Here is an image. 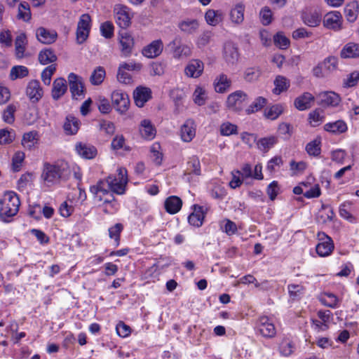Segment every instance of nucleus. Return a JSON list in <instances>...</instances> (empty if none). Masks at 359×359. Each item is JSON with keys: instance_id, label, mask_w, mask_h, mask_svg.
Listing matches in <instances>:
<instances>
[{"instance_id": "obj_18", "label": "nucleus", "mask_w": 359, "mask_h": 359, "mask_svg": "<svg viewBox=\"0 0 359 359\" xmlns=\"http://www.w3.org/2000/svg\"><path fill=\"white\" fill-rule=\"evenodd\" d=\"M151 90L146 87H137L133 93V97L135 104L142 107L144 104L151 98Z\"/></svg>"}, {"instance_id": "obj_20", "label": "nucleus", "mask_w": 359, "mask_h": 359, "mask_svg": "<svg viewBox=\"0 0 359 359\" xmlns=\"http://www.w3.org/2000/svg\"><path fill=\"white\" fill-rule=\"evenodd\" d=\"M317 97L320 104L325 106L336 107L341 101L339 95L332 91L320 93Z\"/></svg>"}, {"instance_id": "obj_12", "label": "nucleus", "mask_w": 359, "mask_h": 359, "mask_svg": "<svg viewBox=\"0 0 359 359\" xmlns=\"http://www.w3.org/2000/svg\"><path fill=\"white\" fill-rule=\"evenodd\" d=\"M203 62L198 59L191 60L184 68V74L190 78H198L203 74Z\"/></svg>"}, {"instance_id": "obj_5", "label": "nucleus", "mask_w": 359, "mask_h": 359, "mask_svg": "<svg viewBox=\"0 0 359 359\" xmlns=\"http://www.w3.org/2000/svg\"><path fill=\"white\" fill-rule=\"evenodd\" d=\"M114 107L121 114L125 113L129 108L130 100L128 95L122 90H114L111 96Z\"/></svg>"}, {"instance_id": "obj_10", "label": "nucleus", "mask_w": 359, "mask_h": 359, "mask_svg": "<svg viewBox=\"0 0 359 359\" xmlns=\"http://www.w3.org/2000/svg\"><path fill=\"white\" fill-rule=\"evenodd\" d=\"M342 17L339 12L332 11L327 13L323 19V25L327 29L339 30L341 28Z\"/></svg>"}, {"instance_id": "obj_29", "label": "nucleus", "mask_w": 359, "mask_h": 359, "mask_svg": "<svg viewBox=\"0 0 359 359\" xmlns=\"http://www.w3.org/2000/svg\"><path fill=\"white\" fill-rule=\"evenodd\" d=\"M277 142L278 137L274 135H271L258 140L257 142V147L260 151L266 153Z\"/></svg>"}, {"instance_id": "obj_9", "label": "nucleus", "mask_w": 359, "mask_h": 359, "mask_svg": "<svg viewBox=\"0 0 359 359\" xmlns=\"http://www.w3.org/2000/svg\"><path fill=\"white\" fill-rule=\"evenodd\" d=\"M172 49V55L175 59L187 58L191 55V48L187 44L182 43L181 41L175 39L170 43L169 45Z\"/></svg>"}, {"instance_id": "obj_53", "label": "nucleus", "mask_w": 359, "mask_h": 359, "mask_svg": "<svg viewBox=\"0 0 359 359\" xmlns=\"http://www.w3.org/2000/svg\"><path fill=\"white\" fill-rule=\"evenodd\" d=\"M56 71L55 65H51L43 69L41 73V80L46 86H49L51 82L52 76Z\"/></svg>"}, {"instance_id": "obj_30", "label": "nucleus", "mask_w": 359, "mask_h": 359, "mask_svg": "<svg viewBox=\"0 0 359 359\" xmlns=\"http://www.w3.org/2000/svg\"><path fill=\"white\" fill-rule=\"evenodd\" d=\"M164 205L168 212L175 214L181 209L182 201L177 196H170L165 200Z\"/></svg>"}, {"instance_id": "obj_47", "label": "nucleus", "mask_w": 359, "mask_h": 359, "mask_svg": "<svg viewBox=\"0 0 359 359\" xmlns=\"http://www.w3.org/2000/svg\"><path fill=\"white\" fill-rule=\"evenodd\" d=\"M266 103V100L263 97H257L255 101L246 109L248 114H251L261 110Z\"/></svg>"}, {"instance_id": "obj_2", "label": "nucleus", "mask_w": 359, "mask_h": 359, "mask_svg": "<svg viewBox=\"0 0 359 359\" xmlns=\"http://www.w3.org/2000/svg\"><path fill=\"white\" fill-rule=\"evenodd\" d=\"M1 208H0V217L5 222L7 219L15 215L20 205L18 196L14 191H6L4 194V198L0 201Z\"/></svg>"}, {"instance_id": "obj_45", "label": "nucleus", "mask_w": 359, "mask_h": 359, "mask_svg": "<svg viewBox=\"0 0 359 359\" xmlns=\"http://www.w3.org/2000/svg\"><path fill=\"white\" fill-rule=\"evenodd\" d=\"M29 70L27 67L22 65L14 66L10 72V79L13 81L27 76Z\"/></svg>"}, {"instance_id": "obj_52", "label": "nucleus", "mask_w": 359, "mask_h": 359, "mask_svg": "<svg viewBox=\"0 0 359 359\" xmlns=\"http://www.w3.org/2000/svg\"><path fill=\"white\" fill-rule=\"evenodd\" d=\"M219 131L222 135L229 136L238 133V126L230 122H225L220 126Z\"/></svg>"}, {"instance_id": "obj_14", "label": "nucleus", "mask_w": 359, "mask_h": 359, "mask_svg": "<svg viewBox=\"0 0 359 359\" xmlns=\"http://www.w3.org/2000/svg\"><path fill=\"white\" fill-rule=\"evenodd\" d=\"M90 191L97 201H102L104 196L110 194V184L105 180H100L95 185L90 187Z\"/></svg>"}, {"instance_id": "obj_27", "label": "nucleus", "mask_w": 359, "mask_h": 359, "mask_svg": "<svg viewBox=\"0 0 359 359\" xmlns=\"http://www.w3.org/2000/svg\"><path fill=\"white\" fill-rule=\"evenodd\" d=\"M204 217L203 207L194 205V212L189 216L188 221L191 225L199 227L203 224Z\"/></svg>"}, {"instance_id": "obj_55", "label": "nucleus", "mask_w": 359, "mask_h": 359, "mask_svg": "<svg viewBox=\"0 0 359 359\" xmlns=\"http://www.w3.org/2000/svg\"><path fill=\"white\" fill-rule=\"evenodd\" d=\"M16 111V107L11 104L6 107L3 112V120L7 123H13L15 121L14 114Z\"/></svg>"}, {"instance_id": "obj_51", "label": "nucleus", "mask_w": 359, "mask_h": 359, "mask_svg": "<svg viewBox=\"0 0 359 359\" xmlns=\"http://www.w3.org/2000/svg\"><path fill=\"white\" fill-rule=\"evenodd\" d=\"M193 97L195 104L198 106L205 104L207 98L205 90L203 88L198 86L194 92Z\"/></svg>"}, {"instance_id": "obj_26", "label": "nucleus", "mask_w": 359, "mask_h": 359, "mask_svg": "<svg viewBox=\"0 0 359 359\" xmlns=\"http://www.w3.org/2000/svg\"><path fill=\"white\" fill-rule=\"evenodd\" d=\"M231 81L224 74H220L214 81L215 90L217 93H224L229 89Z\"/></svg>"}, {"instance_id": "obj_49", "label": "nucleus", "mask_w": 359, "mask_h": 359, "mask_svg": "<svg viewBox=\"0 0 359 359\" xmlns=\"http://www.w3.org/2000/svg\"><path fill=\"white\" fill-rule=\"evenodd\" d=\"M334 216V212L331 208L326 209L323 208L317 215V220L318 222L327 223L332 220Z\"/></svg>"}, {"instance_id": "obj_22", "label": "nucleus", "mask_w": 359, "mask_h": 359, "mask_svg": "<svg viewBox=\"0 0 359 359\" xmlns=\"http://www.w3.org/2000/svg\"><path fill=\"white\" fill-rule=\"evenodd\" d=\"M67 90V81L63 78L56 79L53 83L52 97L55 100H59Z\"/></svg>"}, {"instance_id": "obj_24", "label": "nucleus", "mask_w": 359, "mask_h": 359, "mask_svg": "<svg viewBox=\"0 0 359 359\" xmlns=\"http://www.w3.org/2000/svg\"><path fill=\"white\" fill-rule=\"evenodd\" d=\"M142 137L144 139L152 140L155 137L156 130L151 121L144 119L141 121L139 128Z\"/></svg>"}, {"instance_id": "obj_34", "label": "nucleus", "mask_w": 359, "mask_h": 359, "mask_svg": "<svg viewBox=\"0 0 359 359\" xmlns=\"http://www.w3.org/2000/svg\"><path fill=\"white\" fill-rule=\"evenodd\" d=\"M302 20L306 25L314 27L320 24L321 15L317 11L306 13L303 14Z\"/></svg>"}, {"instance_id": "obj_57", "label": "nucleus", "mask_w": 359, "mask_h": 359, "mask_svg": "<svg viewBox=\"0 0 359 359\" xmlns=\"http://www.w3.org/2000/svg\"><path fill=\"white\" fill-rule=\"evenodd\" d=\"M260 74L258 67H249L245 72L244 78L247 81L252 82L257 80Z\"/></svg>"}, {"instance_id": "obj_6", "label": "nucleus", "mask_w": 359, "mask_h": 359, "mask_svg": "<svg viewBox=\"0 0 359 359\" xmlns=\"http://www.w3.org/2000/svg\"><path fill=\"white\" fill-rule=\"evenodd\" d=\"M248 95L242 91L237 90L231 93L226 100V106L231 110L240 111L243 109V104L248 101Z\"/></svg>"}, {"instance_id": "obj_37", "label": "nucleus", "mask_w": 359, "mask_h": 359, "mask_svg": "<svg viewBox=\"0 0 359 359\" xmlns=\"http://www.w3.org/2000/svg\"><path fill=\"white\" fill-rule=\"evenodd\" d=\"M245 6L243 4H237L230 12V18L233 23L240 24L244 20Z\"/></svg>"}, {"instance_id": "obj_63", "label": "nucleus", "mask_w": 359, "mask_h": 359, "mask_svg": "<svg viewBox=\"0 0 359 359\" xmlns=\"http://www.w3.org/2000/svg\"><path fill=\"white\" fill-rule=\"evenodd\" d=\"M359 81V71H354L347 76L344 84L346 87H353Z\"/></svg>"}, {"instance_id": "obj_7", "label": "nucleus", "mask_w": 359, "mask_h": 359, "mask_svg": "<svg viewBox=\"0 0 359 359\" xmlns=\"http://www.w3.org/2000/svg\"><path fill=\"white\" fill-rule=\"evenodd\" d=\"M317 237L320 243L316 246V252L320 257L328 256L334 249L332 238L324 232H319Z\"/></svg>"}, {"instance_id": "obj_60", "label": "nucleus", "mask_w": 359, "mask_h": 359, "mask_svg": "<svg viewBox=\"0 0 359 359\" xmlns=\"http://www.w3.org/2000/svg\"><path fill=\"white\" fill-rule=\"evenodd\" d=\"M351 203L349 201L342 203L339 207V215L346 219L351 220L353 217L350 212Z\"/></svg>"}, {"instance_id": "obj_25", "label": "nucleus", "mask_w": 359, "mask_h": 359, "mask_svg": "<svg viewBox=\"0 0 359 359\" xmlns=\"http://www.w3.org/2000/svg\"><path fill=\"white\" fill-rule=\"evenodd\" d=\"M76 150L81 156L86 159L95 158L97 153L94 146L81 142L76 144Z\"/></svg>"}, {"instance_id": "obj_43", "label": "nucleus", "mask_w": 359, "mask_h": 359, "mask_svg": "<svg viewBox=\"0 0 359 359\" xmlns=\"http://www.w3.org/2000/svg\"><path fill=\"white\" fill-rule=\"evenodd\" d=\"M38 141V133L31 131L24 134L22 140V144L24 147L30 149Z\"/></svg>"}, {"instance_id": "obj_61", "label": "nucleus", "mask_w": 359, "mask_h": 359, "mask_svg": "<svg viewBox=\"0 0 359 359\" xmlns=\"http://www.w3.org/2000/svg\"><path fill=\"white\" fill-rule=\"evenodd\" d=\"M160 145L158 143H155L151 147V158L154 163L159 165L161 164L163 160V155L159 152Z\"/></svg>"}, {"instance_id": "obj_59", "label": "nucleus", "mask_w": 359, "mask_h": 359, "mask_svg": "<svg viewBox=\"0 0 359 359\" xmlns=\"http://www.w3.org/2000/svg\"><path fill=\"white\" fill-rule=\"evenodd\" d=\"M259 15L264 25H269L272 22V12L268 6L262 8Z\"/></svg>"}, {"instance_id": "obj_17", "label": "nucleus", "mask_w": 359, "mask_h": 359, "mask_svg": "<svg viewBox=\"0 0 359 359\" xmlns=\"http://www.w3.org/2000/svg\"><path fill=\"white\" fill-rule=\"evenodd\" d=\"M196 135V125L192 119H187L182 126L180 136L185 142H191Z\"/></svg>"}, {"instance_id": "obj_64", "label": "nucleus", "mask_w": 359, "mask_h": 359, "mask_svg": "<svg viewBox=\"0 0 359 359\" xmlns=\"http://www.w3.org/2000/svg\"><path fill=\"white\" fill-rule=\"evenodd\" d=\"M323 65L328 72H332L337 68V58L334 56H330L325 59Z\"/></svg>"}, {"instance_id": "obj_8", "label": "nucleus", "mask_w": 359, "mask_h": 359, "mask_svg": "<svg viewBox=\"0 0 359 359\" xmlns=\"http://www.w3.org/2000/svg\"><path fill=\"white\" fill-rule=\"evenodd\" d=\"M26 95L32 103H37L43 96V90L38 80H31L25 89Z\"/></svg>"}, {"instance_id": "obj_1", "label": "nucleus", "mask_w": 359, "mask_h": 359, "mask_svg": "<svg viewBox=\"0 0 359 359\" xmlns=\"http://www.w3.org/2000/svg\"><path fill=\"white\" fill-rule=\"evenodd\" d=\"M70 175V170L67 165L46 164L41 175V178L50 186L59 182L60 180H66Z\"/></svg>"}, {"instance_id": "obj_3", "label": "nucleus", "mask_w": 359, "mask_h": 359, "mask_svg": "<svg viewBox=\"0 0 359 359\" xmlns=\"http://www.w3.org/2000/svg\"><path fill=\"white\" fill-rule=\"evenodd\" d=\"M117 171V175H109L105 180L110 184L111 192L123 194L128 183L127 170L125 168H120Z\"/></svg>"}, {"instance_id": "obj_40", "label": "nucleus", "mask_w": 359, "mask_h": 359, "mask_svg": "<svg viewBox=\"0 0 359 359\" xmlns=\"http://www.w3.org/2000/svg\"><path fill=\"white\" fill-rule=\"evenodd\" d=\"M105 75L104 69L102 67H97L93 72L90 77V81L94 86L100 85L103 82Z\"/></svg>"}, {"instance_id": "obj_15", "label": "nucleus", "mask_w": 359, "mask_h": 359, "mask_svg": "<svg viewBox=\"0 0 359 359\" xmlns=\"http://www.w3.org/2000/svg\"><path fill=\"white\" fill-rule=\"evenodd\" d=\"M163 50V43L161 39L153 41L142 49V54L148 58H154L160 55Z\"/></svg>"}, {"instance_id": "obj_28", "label": "nucleus", "mask_w": 359, "mask_h": 359, "mask_svg": "<svg viewBox=\"0 0 359 359\" xmlns=\"http://www.w3.org/2000/svg\"><path fill=\"white\" fill-rule=\"evenodd\" d=\"M340 55L342 58L359 57V43H348L341 50Z\"/></svg>"}, {"instance_id": "obj_19", "label": "nucleus", "mask_w": 359, "mask_h": 359, "mask_svg": "<svg viewBox=\"0 0 359 359\" xmlns=\"http://www.w3.org/2000/svg\"><path fill=\"white\" fill-rule=\"evenodd\" d=\"M36 35L37 39L45 44L53 43L57 37V34L55 30H49L42 27L36 29Z\"/></svg>"}, {"instance_id": "obj_36", "label": "nucleus", "mask_w": 359, "mask_h": 359, "mask_svg": "<svg viewBox=\"0 0 359 359\" xmlns=\"http://www.w3.org/2000/svg\"><path fill=\"white\" fill-rule=\"evenodd\" d=\"M38 59L41 64L47 65L56 61L57 56L50 48H45L40 51Z\"/></svg>"}, {"instance_id": "obj_38", "label": "nucleus", "mask_w": 359, "mask_h": 359, "mask_svg": "<svg viewBox=\"0 0 359 359\" xmlns=\"http://www.w3.org/2000/svg\"><path fill=\"white\" fill-rule=\"evenodd\" d=\"M27 44L26 35L23 33L19 34L15 39V55L18 58H22Z\"/></svg>"}, {"instance_id": "obj_33", "label": "nucleus", "mask_w": 359, "mask_h": 359, "mask_svg": "<svg viewBox=\"0 0 359 359\" xmlns=\"http://www.w3.org/2000/svg\"><path fill=\"white\" fill-rule=\"evenodd\" d=\"M79 128V122L78 119L72 116L68 115L66 117V121L64 124V130L67 135H74Z\"/></svg>"}, {"instance_id": "obj_56", "label": "nucleus", "mask_w": 359, "mask_h": 359, "mask_svg": "<svg viewBox=\"0 0 359 359\" xmlns=\"http://www.w3.org/2000/svg\"><path fill=\"white\" fill-rule=\"evenodd\" d=\"M273 41L276 46L282 49H286L290 46V40L282 32H278L273 36Z\"/></svg>"}, {"instance_id": "obj_54", "label": "nucleus", "mask_w": 359, "mask_h": 359, "mask_svg": "<svg viewBox=\"0 0 359 359\" xmlns=\"http://www.w3.org/2000/svg\"><path fill=\"white\" fill-rule=\"evenodd\" d=\"M25 157V155L22 151H18L15 153L12 158V170L13 172H18L20 170Z\"/></svg>"}, {"instance_id": "obj_21", "label": "nucleus", "mask_w": 359, "mask_h": 359, "mask_svg": "<svg viewBox=\"0 0 359 359\" xmlns=\"http://www.w3.org/2000/svg\"><path fill=\"white\" fill-rule=\"evenodd\" d=\"M314 100L315 97L312 94L306 92L294 100V104L297 109L303 111L309 109Z\"/></svg>"}, {"instance_id": "obj_58", "label": "nucleus", "mask_w": 359, "mask_h": 359, "mask_svg": "<svg viewBox=\"0 0 359 359\" xmlns=\"http://www.w3.org/2000/svg\"><path fill=\"white\" fill-rule=\"evenodd\" d=\"M100 130L111 136L115 133L114 124L109 121L101 120L99 123Z\"/></svg>"}, {"instance_id": "obj_16", "label": "nucleus", "mask_w": 359, "mask_h": 359, "mask_svg": "<svg viewBox=\"0 0 359 359\" xmlns=\"http://www.w3.org/2000/svg\"><path fill=\"white\" fill-rule=\"evenodd\" d=\"M68 81L73 97L79 96L83 93L84 86L81 77L74 73H70L68 76Z\"/></svg>"}, {"instance_id": "obj_4", "label": "nucleus", "mask_w": 359, "mask_h": 359, "mask_svg": "<svg viewBox=\"0 0 359 359\" xmlns=\"http://www.w3.org/2000/svg\"><path fill=\"white\" fill-rule=\"evenodd\" d=\"M91 18L88 14H83L79 19L76 29V41L83 43L88 37L90 29Z\"/></svg>"}, {"instance_id": "obj_42", "label": "nucleus", "mask_w": 359, "mask_h": 359, "mask_svg": "<svg viewBox=\"0 0 359 359\" xmlns=\"http://www.w3.org/2000/svg\"><path fill=\"white\" fill-rule=\"evenodd\" d=\"M205 18L209 25L215 26L222 20V13L219 11L208 10Z\"/></svg>"}, {"instance_id": "obj_41", "label": "nucleus", "mask_w": 359, "mask_h": 359, "mask_svg": "<svg viewBox=\"0 0 359 359\" xmlns=\"http://www.w3.org/2000/svg\"><path fill=\"white\" fill-rule=\"evenodd\" d=\"M283 110L284 107L282 104H274L266 109L264 116L268 119L275 120L283 112Z\"/></svg>"}, {"instance_id": "obj_44", "label": "nucleus", "mask_w": 359, "mask_h": 359, "mask_svg": "<svg viewBox=\"0 0 359 359\" xmlns=\"http://www.w3.org/2000/svg\"><path fill=\"white\" fill-rule=\"evenodd\" d=\"M320 137H316L309 142L306 146V151L310 156H318L320 154Z\"/></svg>"}, {"instance_id": "obj_39", "label": "nucleus", "mask_w": 359, "mask_h": 359, "mask_svg": "<svg viewBox=\"0 0 359 359\" xmlns=\"http://www.w3.org/2000/svg\"><path fill=\"white\" fill-rule=\"evenodd\" d=\"M274 85L275 88L273 92L276 95H279L282 92L287 90L290 86V82L285 77L278 76L274 81Z\"/></svg>"}, {"instance_id": "obj_23", "label": "nucleus", "mask_w": 359, "mask_h": 359, "mask_svg": "<svg viewBox=\"0 0 359 359\" xmlns=\"http://www.w3.org/2000/svg\"><path fill=\"white\" fill-rule=\"evenodd\" d=\"M224 57L229 63H236L239 57L237 47L231 42H226L224 46Z\"/></svg>"}, {"instance_id": "obj_62", "label": "nucleus", "mask_w": 359, "mask_h": 359, "mask_svg": "<svg viewBox=\"0 0 359 359\" xmlns=\"http://www.w3.org/2000/svg\"><path fill=\"white\" fill-rule=\"evenodd\" d=\"M111 148L114 150L124 149L129 150V147L125 146V138L122 135H116L111 142Z\"/></svg>"}, {"instance_id": "obj_13", "label": "nucleus", "mask_w": 359, "mask_h": 359, "mask_svg": "<svg viewBox=\"0 0 359 359\" xmlns=\"http://www.w3.org/2000/svg\"><path fill=\"white\" fill-rule=\"evenodd\" d=\"M114 16L117 24L121 28H126L130 23V18L128 12V8L125 6L117 4L114 7Z\"/></svg>"}, {"instance_id": "obj_31", "label": "nucleus", "mask_w": 359, "mask_h": 359, "mask_svg": "<svg viewBox=\"0 0 359 359\" xmlns=\"http://www.w3.org/2000/svg\"><path fill=\"white\" fill-rule=\"evenodd\" d=\"M120 43L122 54L126 57L129 56L134 46L133 38L127 33L122 34Z\"/></svg>"}, {"instance_id": "obj_32", "label": "nucleus", "mask_w": 359, "mask_h": 359, "mask_svg": "<svg viewBox=\"0 0 359 359\" xmlns=\"http://www.w3.org/2000/svg\"><path fill=\"white\" fill-rule=\"evenodd\" d=\"M324 129L333 134H341L347 130L346 123L341 120H339L332 123H327L324 126Z\"/></svg>"}, {"instance_id": "obj_50", "label": "nucleus", "mask_w": 359, "mask_h": 359, "mask_svg": "<svg viewBox=\"0 0 359 359\" xmlns=\"http://www.w3.org/2000/svg\"><path fill=\"white\" fill-rule=\"evenodd\" d=\"M18 17L19 19H22L25 22H27L31 19L29 5L27 2L24 1L20 4Z\"/></svg>"}, {"instance_id": "obj_48", "label": "nucleus", "mask_w": 359, "mask_h": 359, "mask_svg": "<svg viewBox=\"0 0 359 359\" xmlns=\"http://www.w3.org/2000/svg\"><path fill=\"white\" fill-rule=\"evenodd\" d=\"M321 303L328 307L335 308L338 304L339 299L332 293H324L320 298Z\"/></svg>"}, {"instance_id": "obj_46", "label": "nucleus", "mask_w": 359, "mask_h": 359, "mask_svg": "<svg viewBox=\"0 0 359 359\" xmlns=\"http://www.w3.org/2000/svg\"><path fill=\"white\" fill-rule=\"evenodd\" d=\"M186 172L187 174L194 173L196 175L201 174L200 161L198 157L192 156L187 163Z\"/></svg>"}, {"instance_id": "obj_35", "label": "nucleus", "mask_w": 359, "mask_h": 359, "mask_svg": "<svg viewBox=\"0 0 359 359\" xmlns=\"http://www.w3.org/2000/svg\"><path fill=\"white\" fill-rule=\"evenodd\" d=\"M359 6L357 1L348 4L344 8L345 16L348 21L354 22L358 14Z\"/></svg>"}, {"instance_id": "obj_11", "label": "nucleus", "mask_w": 359, "mask_h": 359, "mask_svg": "<svg viewBox=\"0 0 359 359\" xmlns=\"http://www.w3.org/2000/svg\"><path fill=\"white\" fill-rule=\"evenodd\" d=\"M259 331L266 338H273L276 336L275 325L266 316H262L259 319Z\"/></svg>"}]
</instances>
